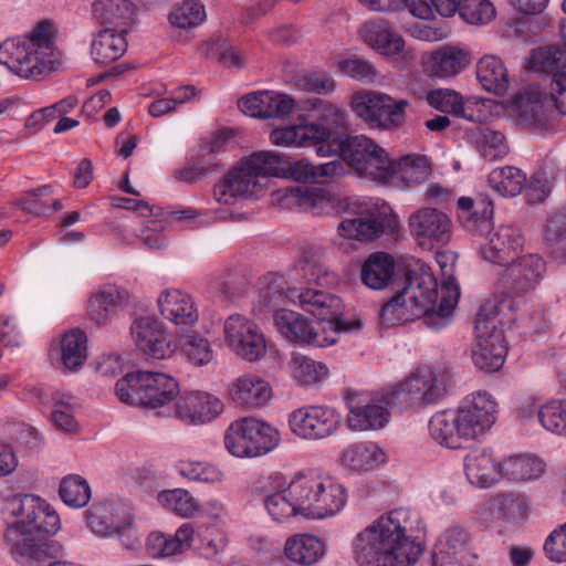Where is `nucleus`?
<instances>
[{
    "instance_id": "26",
    "label": "nucleus",
    "mask_w": 566,
    "mask_h": 566,
    "mask_svg": "<svg viewBox=\"0 0 566 566\" xmlns=\"http://www.w3.org/2000/svg\"><path fill=\"white\" fill-rule=\"evenodd\" d=\"M222 410L223 403L218 397L192 391L179 396L174 416L189 423H206L217 418Z\"/></svg>"
},
{
    "instance_id": "54",
    "label": "nucleus",
    "mask_w": 566,
    "mask_h": 566,
    "mask_svg": "<svg viewBox=\"0 0 566 566\" xmlns=\"http://www.w3.org/2000/svg\"><path fill=\"white\" fill-rule=\"evenodd\" d=\"M557 177L554 164L545 161L543 167L537 170L525 185V196L528 203H538L544 201L551 193L553 184Z\"/></svg>"
},
{
    "instance_id": "27",
    "label": "nucleus",
    "mask_w": 566,
    "mask_h": 566,
    "mask_svg": "<svg viewBox=\"0 0 566 566\" xmlns=\"http://www.w3.org/2000/svg\"><path fill=\"white\" fill-rule=\"evenodd\" d=\"M556 107L549 91V97L546 93L537 90H528L521 95L516 104V113L521 124L525 126L541 128L547 125L552 111Z\"/></svg>"
},
{
    "instance_id": "43",
    "label": "nucleus",
    "mask_w": 566,
    "mask_h": 566,
    "mask_svg": "<svg viewBox=\"0 0 566 566\" xmlns=\"http://www.w3.org/2000/svg\"><path fill=\"white\" fill-rule=\"evenodd\" d=\"M474 331L476 342L496 343V340H500V343H504L501 318L495 301H486L480 306L474 321Z\"/></svg>"
},
{
    "instance_id": "39",
    "label": "nucleus",
    "mask_w": 566,
    "mask_h": 566,
    "mask_svg": "<svg viewBox=\"0 0 566 566\" xmlns=\"http://www.w3.org/2000/svg\"><path fill=\"white\" fill-rule=\"evenodd\" d=\"M476 77L482 87L494 95L503 96L510 86L507 69L495 55H484L480 59Z\"/></svg>"
},
{
    "instance_id": "9",
    "label": "nucleus",
    "mask_w": 566,
    "mask_h": 566,
    "mask_svg": "<svg viewBox=\"0 0 566 566\" xmlns=\"http://www.w3.org/2000/svg\"><path fill=\"white\" fill-rule=\"evenodd\" d=\"M285 302L298 304L321 323H326L332 327V334L352 332L361 327L360 321H344L342 318L344 310L342 300L322 290L285 287V282L283 281V304Z\"/></svg>"
},
{
    "instance_id": "7",
    "label": "nucleus",
    "mask_w": 566,
    "mask_h": 566,
    "mask_svg": "<svg viewBox=\"0 0 566 566\" xmlns=\"http://www.w3.org/2000/svg\"><path fill=\"white\" fill-rule=\"evenodd\" d=\"M277 161L271 151H259L241 161L213 187V197L219 203L234 205L238 199L258 197L265 188V180L274 172Z\"/></svg>"
},
{
    "instance_id": "48",
    "label": "nucleus",
    "mask_w": 566,
    "mask_h": 566,
    "mask_svg": "<svg viewBox=\"0 0 566 566\" xmlns=\"http://www.w3.org/2000/svg\"><path fill=\"white\" fill-rule=\"evenodd\" d=\"M385 461V453L373 443L348 446L342 457L344 465L354 470H368Z\"/></svg>"
},
{
    "instance_id": "38",
    "label": "nucleus",
    "mask_w": 566,
    "mask_h": 566,
    "mask_svg": "<svg viewBox=\"0 0 566 566\" xmlns=\"http://www.w3.org/2000/svg\"><path fill=\"white\" fill-rule=\"evenodd\" d=\"M395 266V260L389 253L374 252L361 265V282L371 290H382L391 281Z\"/></svg>"
},
{
    "instance_id": "32",
    "label": "nucleus",
    "mask_w": 566,
    "mask_h": 566,
    "mask_svg": "<svg viewBox=\"0 0 566 566\" xmlns=\"http://www.w3.org/2000/svg\"><path fill=\"white\" fill-rule=\"evenodd\" d=\"M127 31L103 28L91 45V54L95 63L109 64L118 60L127 50Z\"/></svg>"
},
{
    "instance_id": "28",
    "label": "nucleus",
    "mask_w": 566,
    "mask_h": 566,
    "mask_svg": "<svg viewBox=\"0 0 566 566\" xmlns=\"http://www.w3.org/2000/svg\"><path fill=\"white\" fill-rule=\"evenodd\" d=\"M468 480L479 488H490L503 475L502 464L499 463L491 450H473L464 458Z\"/></svg>"
},
{
    "instance_id": "1",
    "label": "nucleus",
    "mask_w": 566,
    "mask_h": 566,
    "mask_svg": "<svg viewBox=\"0 0 566 566\" xmlns=\"http://www.w3.org/2000/svg\"><path fill=\"white\" fill-rule=\"evenodd\" d=\"M322 105L321 123H308L274 129L271 140L275 145L313 147L318 156L334 155L360 176L387 182L388 155L384 148L365 135H347L345 117L340 108L316 99L314 107Z\"/></svg>"
},
{
    "instance_id": "31",
    "label": "nucleus",
    "mask_w": 566,
    "mask_h": 566,
    "mask_svg": "<svg viewBox=\"0 0 566 566\" xmlns=\"http://www.w3.org/2000/svg\"><path fill=\"white\" fill-rule=\"evenodd\" d=\"M284 554L291 563L311 566L326 554V544L315 535L296 534L286 539Z\"/></svg>"
},
{
    "instance_id": "16",
    "label": "nucleus",
    "mask_w": 566,
    "mask_h": 566,
    "mask_svg": "<svg viewBox=\"0 0 566 566\" xmlns=\"http://www.w3.org/2000/svg\"><path fill=\"white\" fill-rule=\"evenodd\" d=\"M139 405L155 410L156 416L172 417L176 401L179 398L178 382L169 375L160 371H142L138 394Z\"/></svg>"
},
{
    "instance_id": "21",
    "label": "nucleus",
    "mask_w": 566,
    "mask_h": 566,
    "mask_svg": "<svg viewBox=\"0 0 566 566\" xmlns=\"http://www.w3.org/2000/svg\"><path fill=\"white\" fill-rule=\"evenodd\" d=\"M340 423V416L329 407L307 406L294 410L289 418L291 430L298 437L319 440L332 436Z\"/></svg>"
},
{
    "instance_id": "18",
    "label": "nucleus",
    "mask_w": 566,
    "mask_h": 566,
    "mask_svg": "<svg viewBox=\"0 0 566 566\" xmlns=\"http://www.w3.org/2000/svg\"><path fill=\"white\" fill-rule=\"evenodd\" d=\"M530 70L552 74V96L559 113L566 115V46L538 48L532 51Z\"/></svg>"
},
{
    "instance_id": "2",
    "label": "nucleus",
    "mask_w": 566,
    "mask_h": 566,
    "mask_svg": "<svg viewBox=\"0 0 566 566\" xmlns=\"http://www.w3.org/2000/svg\"><path fill=\"white\" fill-rule=\"evenodd\" d=\"M405 287L392 295L382 306L380 323L386 327L401 325L416 318L433 331L447 327L455 308L459 287L447 282L442 291H448L439 301L438 282L429 268L409 270Z\"/></svg>"
},
{
    "instance_id": "59",
    "label": "nucleus",
    "mask_w": 566,
    "mask_h": 566,
    "mask_svg": "<svg viewBox=\"0 0 566 566\" xmlns=\"http://www.w3.org/2000/svg\"><path fill=\"white\" fill-rule=\"evenodd\" d=\"M488 510L492 518L514 520L525 510V501L517 494H499L488 502Z\"/></svg>"
},
{
    "instance_id": "64",
    "label": "nucleus",
    "mask_w": 566,
    "mask_h": 566,
    "mask_svg": "<svg viewBox=\"0 0 566 566\" xmlns=\"http://www.w3.org/2000/svg\"><path fill=\"white\" fill-rule=\"evenodd\" d=\"M285 199L287 203L298 207L303 211H312L317 213L324 203V196L318 193L316 189L306 186H296L286 189Z\"/></svg>"
},
{
    "instance_id": "41",
    "label": "nucleus",
    "mask_w": 566,
    "mask_h": 566,
    "mask_svg": "<svg viewBox=\"0 0 566 566\" xmlns=\"http://www.w3.org/2000/svg\"><path fill=\"white\" fill-rule=\"evenodd\" d=\"M230 395L232 400L240 406L260 407L270 400L271 388L263 379L249 376L238 379Z\"/></svg>"
},
{
    "instance_id": "60",
    "label": "nucleus",
    "mask_w": 566,
    "mask_h": 566,
    "mask_svg": "<svg viewBox=\"0 0 566 566\" xmlns=\"http://www.w3.org/2000/svg\"><path fill=\"white\" fill-rule=\"evenodd\" d=\"M203 6L197 0H187L169 14L171 25L179 29H192L205 20Z\"/></svg>"
},
{
    "instance_id": "47",
    "label": "nucleus",
    "mask_w": 566,
    "mask_h": 566,
    "mask_svg": "<svg viewBox=\"0 0 566 566\" xmlns=\"http://www.w3.org/2000/svg\"><path fill=\"white\" fill-rule=\"evenodd\" d=\"M247 422L250 442L248 450L252 457L265 454L277 446L279 432L275 428L254 418H247Z\"/></svg>"
},
{
    "instance_id": "4",
    "label": "nucleus",
    "mask_w": 566,
    "mask_h": 566,
    "mask_svg": "<svg viewBox=\"0 0 566 566\" xmlns=\"http://www.w3.org/2000/svg\"><path fill=\"white\" fill-rule=\"evenodd\" d=\"M497 402L486 391H478L457 411H439L429 421V434L440 446L461 449L463 443L485 433L497 419Z\"/></svg>"
},
{
    "instance_id": "22",
    "label": "nucleus",
    "mask_w": 566,
    "mask_h": 566,
    "mask_svg": "<svg viewBox=\"0 0 566 566\" xmlns=\"http://www.w3.org/2000/svg\"><path fill=\"white\" fill-rule=\"evenodd\" d=\"M486 234V242L481 244L482 258L493 264L506 266L515 259V252L522 247V237L518 229L511 226H501L497 229L479 231Z\"/></svg>"
},
{
    "instance_id": "13",
    "label": "nucleus",
    "mask_w": 566,
    "mask_h": 566,
    "mask_svg": "<svg viewBox=\"0 0 566 566\" xmlns=\"http://www.w3.org/2000/svg\"><path fill=\"white\" fill-rule=\"evenodd\" d=\"M277 332L287 340L315 347H326L337 342L338 334H332V327L318 321V326L300 313L283 310L274 315Z\"/></svg>"
},
{
    "instance_id": "40",
    "label": "nucleus",
    "mask_w": 566,
    "mask_h": 566,
    "mask_svg": "<svg viewBox=\"0 0 566 566\" xmlns=\"http://www.w3.org/2000/svg\"><path fill=\"white\" fill-rule=\"evenodd\" d=\"M193 539V527L190 524L181 525L175 535L151 533L147 539V549L153 557L164 558L181 553Z\"/></svg>"
},
{
    "instance_id": "53",
    "label": "nucleus",
    "mask_w": 566,
    "mask_h": 566,
    "mask_svg": "<svg viewBox=\"0 0 566 566\" xmlns=\"http://www.w3.org/2000/svg\"><path fill=\"white\" fill-rule=\"evenodd\" d=\"M181 350L187 359L195 366H203L212 360L213 352L205 337L195 333L192 328L178 334Z\"/></svg>"
},
{
    "instance_id": "63",
    "label": "nucleus",
    "mask_w": 566,
    "mask_h": 566,
    "mask_svg": "<svg viewBox=\"0 0 566 566\" xmlns=\"http://www.w3.org/2000/svg\"><path fill=\"white\" fill-rule=\"evenodd\" d=\"M459 14L470 24H485L495 18L496 11L489 0H461Z\"/></svg>"
},
{
    "instance_id": "5",
    "label": "nucleus",
    "mask_w": 566,
    "mask_h": 566,
    "mask_svg": "<svg viewBox=\"0 0 566 566\" xmlns=\"http://www.w3.org/2000/svg\"><path fill=\"white\" fill-rule=\"evenodd\" d=\"M55 61L49 21L39 22L29 35L9 38L0 43V64L24 76L50 73Z\"/></svg>"
},
{
    "instance_id": "25",
    "label": "nucleus",
    "mask_w": 566,
    "mask_h": 566,
    "mask_svg": "<svg viewBox=\"0 0 566 566\" xmlns=\"http://www.w3.org/2000/svg\"><path fill=\"white\" fill-rule=\"evenodd\" d=\"M160 314L176 327V333L188 332L198 322L192 297L180 290H166L158 300Z\"/></svg>"
},
{
    "instance_id": "45",
    "label": "nucleus",
    "mask_w": 566,
    "mask_h": 566,
    "mask_svg": "<svg viewBox=\"0 0 566 566\" xmlns=\"http://www.w3.org/2000/svg\"><path fill=\"white\" fill-rule=\"evenodd\" d=\"M259 495L273 521L285 522L291 517L301 516L297 503L287 494V488L275 492L261 491Z\"/></svg>"
},
{
    "instance_id": "6",
    "label": "nucleus",
    "mask_w": 566,
    "mask_h": 566,
    "mask_svg": "<svg viewBox=\"0 0 566 566\" xmlns=\"http://www.w3.org/2000/svg\"><path fill=\"white\" fill-rule=\"evenodd\" d=\"M301 516L321 520L337 514L346 504L345 488L331 475L308 470L298 472L287 485Z\"/></svg>"
},
{
    "instance_id": "46",
    "label": "nucleus",
    "mask_w": 566,
    "mask_h": 566,
    "mask_svg": "<svg viewBox=\"0 0 566 566\" xmlns=\"http://www.w3.org/2000/svg\"><path fill=\"white\" fill-rule=\"evenodd\" d=\"M488 182L500 195L515 197L525 189L526 175L516 167L505 166L492 170Z\"/></svg>"
},
{
    "instance_id": "33",
    "label": "nucleus",
    "mask_w": 566,
    "mask_h": 566,
    "mask_svg": "<svg viewBox=\"0 0 566 566\" xmlns=\"http://www.w3.org/2000/svg\"><path fill=\"white\" fill-rule=\"evenodd\" d=\"M469 53L455 46H443L429 57V74L432 77L450 78L464 71L470 64Z\"/></svg>"
},
{
    "instance_id": "11",
    "label": "nucleus",
    "mask_w": 566,
    "mask_h": 566,
    "mask_svg": "<svg viewBox=\"0 0 566 566\" xmlns=\"http://www.w3.org/2000/svg\"><path fill=\"white\" fill-rule=\"evenodd\" d=\"M395 216L375 205H364L355 212H349L337 226L340 237L371 242L385 232H394L397 228Z\"/></svg>"
},
{
    "instance_id": "55",
    "label": "nucleus",
    "mask_w": 566,
    "mask_h": 566,
    "mask_svg": "<svg viewBox=\"0 0 566 566\" xmlns=\"http://www.w3.org/2000/svg\"><path fill=\"white\" fill-rule=\"evenodd\" d=\"M537 421L546 431L566 437V401L551 400L541 405Z\"/></svg>"
},
{
    "instance_id": "49",
    "label": "nucleus",
    "mask_w": 566,
    "mask_h": 566,
    "mask_svg": "<svg viewBox=\"0 0 566 566\" xmlns=\"http://www.w3.org/2000/svg\"><path fill=\"white\" fill-rule=\"evenodd\" d=\"M506 352V346L500 340L496 343L480 340L472 348V360L479 369L494 373L503 366Z\"/></svg>"
},
{
    "instance_id": "30",
    "label": "nucleus",
    "mask_w": 566,
    "mask_h": 566,
    "mask_svg": "<svg viewBox=\"0 0 566 566\" xmlns=\"http://www.w3.org/2000/svg\"><path fill=\"white\" fill-rule=\"evenodd\" d=\"M136 6L130 0H95L93 15L104 28L127 31L134 23Z\"/></svg>"
},
{
    "instance_id": "10",
    "label": "nucleus",
    "mask_w": 566,
    "mask_h": 566,
    "mask_svg": "<svg viewBox=\"0 0 566 566\" xmlns=\"http://www.w3.org/2000/svg\"><path fill=\"white\" fill-rule=\"evenodd\" d=\"M409 101L395 99L390 95L375 91L358 92L352 97L354 113L370 127L382 130H397L407 119Z\"/></svg>"
},
{
    "instance_id": "35",
    "label": "nucleus",
    "mask_w": 566,
    "mask_h": 566,
    "mask_svg": "<svg viewBox=\"0 0 566 566\" xmlns=\"http://www.w3.org/2000/svg\"><path fill=\"white\" fill-rule=\"evenodd\" d=\"M347 405L349 409L347 422L353 430L380 429L388 422L389 412L382 406L369 402L363 403L355 397L348 398Z\"/></svg>"
},
{
    "instance_id": "51",
    "label": "nucleus",
    "mask_w": 566,
    "mask_h": 566,
    "mask_svg": "<svg viewBox=\"0 0 566 566\" xmlns=\"http://www.w3.org/2000/svg\"><path fill=\"white\" fill-rule=\"evenodd\" d=\"M283 305V277L279 276L271 282L260 286L254 300L253 311L256 315L266 316L273 313V316Z\"/></svg>"
},
{
    "instance_id": "3",
    "label": "nucleus",
    "mask_w": 566,
    "mask_h": 566,
    "mask_svg": "<svg viewBox=\"0 0 566 566\" xmlns=\"http://www.w3.org/2000/svg\"><path fill=\"white\" fill-rule=\"evenodd\" d=\"M410 511L396 509L381 515L352 542V557L357 566H410L422 553L411 541Z\"/></svg>"
},
{
    "instance_id": "19",
    "label": "nucleus",
    "mask_w": 566,
    "mask_h": 566,
    "mask_svg": "<svg viewBox=\"0 0 566 566\" xmlns=\"http://www.w3.org/2000/svg\"><path fill=\"white\" fill-rule=\"evenodd\" d=\"M408 228L411 237L421 245H446L451 239L452 220L438 208L421 207L410 213Z\"/></svg>"
},
{
    "instance_id": "23",
    "label": "nucleus",
    "mask_w": 566,
    "mask_h": 566,
    "mask_svg": "<svg viewBox=\"0 0 566 566\" xmlns=\"http://www.w3.org/2000/svg\"><path fill=\"white\" fill-rule=\"evenodd\" d=\"M136 346L148 358L164 359L172 353L164 324L155 317L140 316L132 325Z\"/></svg>"
},
{
    "instance_id": "29",
    "label": "nucleus",
    "mask_w": 566,
    "mask_h": 566,
    "mask_svg": "<svg viewBox=\"0 0 566 566\" xmlns=\"http://www.w3.org/2000/svg\"><path fill=\"white\" fill-rule=\"evenodd\" d=\"M363 40L374 50L384 55H395L403 50L405 41L390 23L375 19L364 24L360 31Z\"/></svg>"
},
{
    "instance_id": "44",
    "label": "nucleus",
    "mask_w": 566,
    "mask_h": 566,
    "mask_svg": "<svg viewBox=\"0 0 566 566\" xmlns=\"http://www.w3.org/2000/svg\"><path fill=\"white\" fill-rule=\"evenodd\" d=\"M470 139L484 158L495 160L507 154L504 135L486 126H476L470 132Z\"/></svg>"
},
{
    "instance_id": "12",
    "label": "nucleus",
    "mask_w": 566,
    "mask_h": 566,
    "mask_svg": "<svg viewBox=\"0 0 566 566\" xmlns=\"http://www.w3.org/2000/svg\"><path fill=\"white\" fill-rule=\"evenodd\" d=\"M6 512L21 518L40 536L52 539L60 530V516L40 496L34 494H19L12 496L6 504Z\"/></svg>"
},
{
    "instance_id": "42",
    "label": "nucleus",
    "mask_w": 566,
    "mask_h": 566,
    "mask_svg": "<svg viewBox=\"0 0 566 566\" xmlns=\"http://www.w3.org/2000/svg\"><path fill=\"white\" fill-rule=\"evenodd\" d=\"M545 248L552 261L566 264V207L549 217L545 229Z\"/></svg>"
},
{
    "instance_id": "34",
    "label": "nucleus",
    "mask_w": 566,
    "mask_h": 566,
    "mask_svg": "<svg viewBox=\"0 0 566 566\" xmlns=\"http://www.w3.org/2000/svg\"><path fill=\"white\" fill-rule=\"evenodd\" d=\"M129 294L125 289L108 286L94 294L88 303V314L98 324H105L128 303Z\"/></svg>"
},
{
    "instance_id": "24",
    "label": "nucleus",
    "mask_w": 566,
    "mask_h": 566,
    "mask_svg": "<svg viewBox=\"0 0 566 566\" xmlns=\"http://www.w3.org/2000/svg\"><path fill=\"white\" fill-rule=\"evenodd\" d=\"M545 272V261L537 254H526L510 262L503 271V281L514 294L533 290Z\"/></svg>"
},
{
    "instance_id": "37",
    "label": "nucleus",
    "mask_w": 566,
    "mask_h": 566,
    "mask_svg": "<svg viewBox=\"0 0 566 566\" xmlns=\"http://www.w3.org/2000/svg\"><path fill=\"white\" fill-rule=\"evenodd\" d=\"M123 515H127L124 507L113 501L93 504L86 511L88 526L102 537L113 535L120 527Z\"/></svg>"
},
{
    "instance_id": "62",
    "label": "nucleus",
    "mask_w": 566,
    "mask_h": 566,
    "mask_svg": "<svg viewBox=\"0 0 566 566\" xmlns=\"http://www.w3.org/2000/svg\"><path fill=\"white\" fill-rule=\"evenodd\" d=\"M159 499L182 517H192L199 511L197 500L182 489L163 491Z\"/></svg>"
},
{
    "instance_id": "56",
    "label": "nucleus",
    "mask_w": 566,
    "mask_h": 566,
    "mask_svg": "<svg viewBox=\"0 0 566 566\" xmlns=\"http://www.w3.org/2000/svg\"><path fill=\"white\" fill-rule=\"evenodd\" d=\"M290 366L295 379L304 386L317 385L328 374V369L324 364L302 355L294 356Z\"/></svg>"
},
{
    "instance_id": "36",
    "label": "nucleus",
    "mask_w": 566,
    "mask_h": 566,
    "mask_svg": "<svg viewBox=\"0 0 566 566\" xmlns=\"http://www.w3.org/2000/svg\"><path fill=\"white\" fill-rule=\"evenodd\" d=\"M388 179L396 180L402 185L410 187L418 185L429 176V165L426 157L420 155H407L399 160H391L388 157Z\"/></svg>"
},
{
    "instance_id": "17",
    "label": "nucleus",
    "mask_w": 566,
    "mask_h": 566,
    "mask_svg": "<svg viewBox=\"0 0 566 566\" xmlns=\"http://www.w3.org/2000/svg\"><path fill=\"white\" fill-rule=\"evenodd\" d=\"M471 533L460 524L446 527L438 537L432 552V566H471Z\"/></svg>"
},
{
    "instance_id": "14",
    "label": "nucleus",
    "mask_w": 566,
    "mask_h": 566,
    "mask_svg": "<svg viewBox=\"0 0 566 566\" xmlns=\"http://www.w3.org/2000/svg\"><path fill=\"white\" fill-rule=\"evenodd\" d=\"M227 346L240 358L256 361L266 353L263 334L254 322L241 314L230 315L223 323Z\"/></svg>"
},
{
    "instance_id": "58",
    "label": "nucleus",
    "mask_w": 566,
    "mask_h": 566,
    "mask_svg": "<svg viewBox=\"0 0 566 566\" xmlns=\"http://www.w3.org/2000/svg\"><path fill=\"white\" fill-rule=\"evenodd\" d=\"M459 209L472 212V219L476 231L489 229L493 219L494 207L489 197L480 195L475 199L461 197L458 200Z\"/></svg>"
},
{
    "instance_id": "15",
    "label": "nucleus",
    "mask_w": 566,
    "mask_h": 566,
    "mask_svg": "<svg viewBox=\"0 0 566 566\" xmlns=\"http://www.w3.org/2000/svg\"><path fill=\"white\" fill-rule=\"evenodd\" d=\"M4 541L15 559L42 562L55 557L61 551V546L55 541L40 536L21 518L8 525Z\"/></svg>"
},
{
    "instance_id": "57",
    "label": "nucleus",
    "mask_w": 566,
    "mask_h": 566,
    "mask_svg": "<svg viewBox=\"0 0 566 566\" xmlns=\"http://www.w3.org/2000/svg\"><path fill=\"white\" fill-rule=\"evenodd\" d=\"M59 494L66 505L80 509L88 503L91 488L86 480L80 475L72 474L61 481Z\"/></svg>"
},
{
    "instance_id": "20",
    "label": "nucleus",
    "mask_w": 566,
    "mask_h": 566,
    "mask_svg": "<svg viewBox=\"0 0 566 566\" xmlns=\"http://www.w3.org/2000/svg\"><path fill=\"white\" fill-rule=\"evenodd\" d=\"M271 156L277 161L273 177H284L302 182L325 184L334 177L346 174L347 169L339 159L313 165L308 159L292 160L271 151Z\"/></svg>"
},
{
    "instance_id": "50",
    "label": "nucleus",
    "mask_w": 566,
    "mask_h": 566,
    "mask_svg": "<svg viewBox=\"0 0 566 566\" xmlns=\"http://www.w3.org/2000/svg\"><path fill=\"white\" fill-rule=\"evenodd\" d=\"M86 335L81 331L64 334L61 340L62 363L69 370H77L87 357Z\"/></svg>"
},
{
    "instance_id": "61",
    "label": "nucleus",
    "mask_w": 566,
    "mask_h": 566,
    "mask_svg": "<svg viewBox=\"0 0 566 566\" xmlns=\"http://www.w3.org/2000/svg\"><path fill=\"white\" fill-rule=\"evenodd\" d=\"M248 422L247 418L240 419L231 423L224 436V444L227 450L238 458H252L249 453L250 442L248 441Z\"/></svg>"
},
{
    "instance_id": "8",
    "label": "nucleus",
    "mask_w": 566,
    "mask_h": 566,
    "mask_svg": "<svg viewBox=\"0 0 566 566\" xmlns=\"http://www.w3.org/2000/svg\"><path fill=\"white\" fill-rule=\"evenodd\" d=\"M447 391L444 373L430 367L418 368L405 381L389 387L384 392L388 406H409L412 403H437Z\"/></svg>"
},
{
    "instance_id": "52",
    "label": "nucleus",
    "mask_w": 566,
    "mask_h": 566,
    "mask_svg": "<svg viewBox=\"0 0 566 566\" xmlns=\"http://www.w3.org/2000/svg\"><path fill=\"white\" fill-rule=\"evenodd\" d=\"M542 460L531 455H518L502 464L503 475L514 481H527L538 478L544 472Z\"/></svg>"
}]
</instances>
